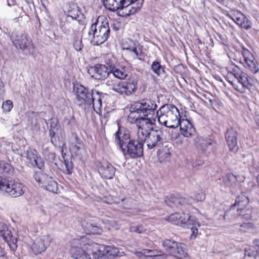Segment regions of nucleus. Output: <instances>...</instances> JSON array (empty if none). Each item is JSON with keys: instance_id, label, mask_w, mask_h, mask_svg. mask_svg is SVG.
I'll list each match as a JSON object with an SVG mask.
<instances>
[{"instance_id": "1", "label": "nucleus", "mask_w": 259, "mask_h": 259, "mask_svg": "<svg viewBox=\"0 0 259 259\" xmlns=\"http://www.w3.org/2000/svg\"><path fill=\"white\" fill-rule=\"evenodd\" d=\"M70 252L75 259H102L104 255H117L118 249L110 246H105L97 244L85 237L81 239H73L70 242Z\"/></svg>"}, {"instance_id": "2", "label": "nucleus", "mask_w": 259, "mask_h": 259, "mask_svg": "<svg viewBox=\"0 0 259 259\" xmlns=\"http://www.w3.org/2000/svg\"><path fill=\"white\" fill-rule=\"evenodd\" d=\"M110 29L107 18L101 16L96 20L90 26L88 32L91 43L98 46L104 43L109 36Z\"/></svg>"}, {"instance_id": "3", "label": "nucleus", "mask_w": 259, "mask_h": 259, "mask_svg": "<svg viewBox=\"0 0 259 259\" xmlns=\"http://www.w3.org/2000/svg\"><path fill=\"white\" fill-rule=\"evenodd\" d=\"M104 0L106 8L111 11L118 10L122 11V16H128L135 14L142 7L144 0Z\"/></svg>"}, {"instance_id": "4", "label": "nucleus", "mask_w": 259, "mask_h": 259, "mask_svg": "<svg viewBox=\"0 0 259 259\" xmlns=\"http://www.w3.org/2000/svg\"><path fill=\"white\" fill-rule=\"evenodd\" d=\"M156 114L160 124L170 128L178 127V120L181 116L179 110L175 106L171 104L163 105Z\"/></svg>"}, {"instance_id": "5", "label": "nucleus", "mask_w": 259, "mask_h": 259, "mask_svg": "<svg viewBox=\"0 0 259 259\" xmlns=\"http://www.w3.org/2000/svg\"><path fill=\"white\" fill-rule=\"evenodd\" d=\"M127 120L131 123L136 124L139 140L143 139L144 136L155 128L154 122L150 117L137 116L134 115V113H130Z\"/></svg>"}, {"instance_id": "6", "label": "nucleus", "mask_w": 259, "mask_h": 259, "mask_svg": "<svg viewBox=\"0 0 259 259\" xmlns=\"http://www.w3.org/2000/svg\"><path fill=\"white\" fill-rule=\"evenodd\" d=\"M157 105L154 101L145 99L141 102L135 103L130 108V113L137 116L149 117L154 114Z\"/></svg>"}, {"instance_id": "7", "label": "nucleus", "mask_w": 259, "mask_h": 259, "mask_svg": "<svg viewBox=\"0 0 259 259\" xmlns=\"http://www.w3.org/2000/svg\"><path fill=\"white\" fill-rule=\"evenodd\" d=\"M163 139V132L159 129L154 128L144 136L143 139H141L140 140L143 143H146L148 148L151 149L160 147Z\"/></svg>"}, {"instance_id": "8", "label": "nucleus", "mask_w": 259, "mask_h": 259, "mask_svg": "<svg viewBox=\"0 0 259 259\" xmlns=\"http://www.w3.org/2000/svg\"><path fill=\"white\" fill-rule=\"evenodd\" d=\"M76 94V103L84 110H89V104L91 102L94 92L90 93L82 85H77L75 88Z\"/></svg>"}, {"instance_id": "9", "label": "nucleus", "mask_w": 259, "mask_h": 259, "mask_svg": "<svg viewBox=\"0 0 259 259\" xmlns=\"http://www.w3.org/2000/svg\"><path fill=\"white\" fill-rule=\"evenodd\" d=\"M34 178L36 182L46 190L54 193H58V184L52 177L39 172L34 174Z\"/></svg>"}, {"instance_id": "10", "label": "nucleus", "mask_w": 259, "mask_h": 259, "mask_svg": "<svg viewBox=\"0 0 259 259\" xmlns=\"http://www.w3.org/2000/svg\"><path fill=\"white\" fill-rule=\"evenodd\" d=\"M122 151L124 155H128L131 158H137L143 156V142L140 140H132L127 143Z\"/></svg>"}, {"instance_id": "11", "label": "nucleus", "mask_w": 259, "mask_h": 259, "mask_svg": "<svg viewBox=\"0 0 259 259\" xmlns=\"http://www.w3.org/2000/svg\"><path fill=\"white\" fill-rule=\"evenodd\" d=\"M228 81L235 90L241 93H245L247 89L250 90L252 87L248 75L244 72H241V74L236 78L229 79Z\"/></svg>"}, {"instance_id": "12", "label": "nucleus", "mask_w": 259, "mask_h": 259, "mask_svg": "<svg viewBox=\"0 0 259 259\" xmlns=\"http://www.w3.org/2000/svg\"><path fill=\"white\" fill-rule=\"evenodd\" d=\"M166 220L174 225L187 228L195 225L196 223L194 219L185 213H183L182 214L179 213H172L167 218Z\"/></svg>"}, {"instance_id": "13", "label": "nucleus", "mask_w": 259, "mask_h": 259, "mask_svg": "<svg viewBox=\"0 0 259 259\" xmlns=\"http://www.w3.org/2000/svg\"><path fill=\"white\" fill-rule=\"evenodd\" d=\"M11 39L15 47L22 50L33 48L31 41L29 40L25 34L20 32L14 31L11 34Z\"/></svg>"}, {"instance_id": "14", "label": "nucleus", "mask_w": 259, "mask_h": 259, "mask_svg": "<svg viewBox=\"0 0 259 259\" xmlns=\"http://www.w3.org/2000/svg\"><path fill=\"white\" fill-rule=\"evenodd\" d=\"M242 55L245 63V67L253 74L259 71V64L252 53L247 49L242 48Z\"/></svg>"}, {"instance_id": "15", "label": "nucleus", "mask_w": 259, "mask_h": 259, "mask_svg": "<svg viewBox=\"0 0 259 259\" xmlns=\"http://www.w3.org/2000/svg\"><path fill=\"white\" fill-rule=\"evenodd\" d=\"M52 240L50 235H44L37 238L31 246L32 250L35 254H38L46 250Z\"/></svg>"}, {"instance_id": "16", "label": "nucleus", "mask_w": 259, "mask_h": 259, "mask_svg": "<svg viewBox=\"0 0 259 259\" xmlns=\"http://www.w3.org/2000/svg\"><path fill=\"white\" fill-rule=\"evenodd\" d=\"M70 152L76 156H81L85 153V150L82 141L76 134H72L68 141Z\"/></svg>"}, {"instance_id": "17", "label": "nucleus", "mask_w": 259, "mask_h": 259, "mask_svg": "<svg viewBox=\"0 0 259 259\" xmlns=\"http://www.w3.org/2000/svg\"><path fill=\"white\" fill-rule=\"evenodd\" d=\"M164 201L169 207L172 208H178L182 210L187 209L189 204L192 202L190 199L183 197H176L174 196L166 198Z\"/></svg>"}, {"instance_id": "18", "label": "nucleus", "mask_w": 259, "mask_h": 259, "mask_svg": "<svg viewBox=\"0 0 259 259\" xmlns=\"http://www.w3.org/2000/svg\"><path fill=\"white\" fill-rule=\"evenodd\" d=\"M7 187L5 192L13 197L22 195L25 191L24 186L14 180H9Z\"/></svg>"}, {"instance_id": "19", "label": "nucleus", "mask_w": 259, "mask_h": 259, "mask_svg": "<svg viewBox=\"0 0 259 259\" xmlns=\"http://www.w3.org/2000/svg\"><path fill=\"white\" fill-rule=\"evenodd\" d=\"M229 17L241 28L248 30L251 27V21L242 13L237 11L229 15Z\"/></svg>"}, {"instance_id": "20", "label": "nucleus", "mask_w": 259, "mask_h": 259, "mask_svg": "<svg viewBox=\"0 0 259 259\" xmlns=\"http://www.w3.org/2000/svg\"><path fill=\"white\" fill-rule=\"evenodd\" d=\"M237 136L238 133L237 131L233 128L228 129L225 135L226 140L229 149L234 152H237L238 149Z\"/></svg>"}, {"instance_id": "21", "label": "nucleus", "mask_w": 259, "mask_h": 259, "mask_svg": "<svg viewBox=\"0 0 259 259\" xmlns=\"http://www.w3.org/2000/svg\"><path fill=\"white\" fill-rule=\"evenodd\" d=\"M26 158L30 164L41 169L44 166V162L41 158L38 155L36 150L29 148L26 152Z\"/></svg>"}, {"instance_id": "22", "label": "nucleus", "mask_w": 259, "mask_h": 259, "mask_svg": "<svg viewBox=\"0 0 259 259\" xmlns=\"http://www.w3.org/2000/svg\"><path fill=\"white\" fill-rule=\"evenodd\" d=\"M180 126L182 135L186 137H190L194 135L195 130L191 122L187 119L182 118L178 120V126Z\"/></svg>"}, {"instance_id": "23", "label": "nucleus", "mask_w": 259, "mask_h": 259, "mask_svg": "<svg viewBox=\"0 0 259 259\" xmlns=\"http://www.w3.org/2000/svg\"><path fill=\"white\" fill-rule=\"evenodd\" d=\"M91 70L94 72L92 77L99 80L106 79L110 73V69L106 65L101 64H97L92 67Z\"/></svg>"}, {"instance_id": "24", "label": "nucleus", "mask_w": 259, "mask_h": 259, "mask_svg": "<svg viewBox=\"0 0 259 259\" xmlns=\"http://www.w3.org/2000/svg\"><path fill=\"white\" fill-rule=\"evenodd\" d=\"M115 168L108 162L103 163L99 168V171L101 176L107 179H112L115 175Z\"/></svg>"}, {"instance_id": "25", "label": "nucleus", "mask_w": 259, "mask_h": 259, "mask_svg": "<svg viewBox=\"0 0 259 259\" xmlns=\"http://www.w3.org/2000/svg\"><path fill=\"white\" fill-rule=\"evenodd\" d=\"M241 211L240 210V208L235 207V206H231L230 208L227 210L224 215V219L226 221L230 222H234L236 220H240L242 219L241 217Z\"/></svg>"}, {"instance_id": "26", "label": "nucleus", "mask_w": 259, "mask_h": 259, "mask_svg": "<svg viewBox=\"0 0 259 259\" xmlns=\"http://www.w3.org/2000/svg\"><path fill=\"white\" fill-rule=\"evenodd\" d=\"M104 94L99 92L96 91L94 93L91 102L89 104V110L93 109L94 110L98 113L102 107V98Z\"/></svg>"}, {"instance_id": "27", "label": "nucleus", "mask_w": 259, "mask_h": 259, "mask_svg": "<svg viewBox=\"0 0 259 259\" xmlns=\"http://www.w3.org/2000/svg\"><path fill=\"white\" fill-rule=\"evenodd\" d=\"M92 220H84L82 222L81 225L84 231L87 234H92L94 235L100 234L102 232V229L95 225L92 222Z\"/></svg>"}, {"instance_id": "28", "label": "nucleus", "mask_w": 259, "mask_h": 259, "mask_svg": "<svg viewBox=\"0 0 259 259\" xmlns=\"http://www.w3.org/2000/svg\"><path fill=\"white\" fill-rule=\"evenodd\" d=\"M123 89L122 96H129L137 90V83L134 79L123 81Z\"/></svg>"}, {"instance_id": "29", "label": "nucleus", "mask_w": 259, "mask_h": 259, "mask_svg": "<svg viewBox=\"0 0 259 259\" xmlns=\"http://www.w3.org/2000/svg\"><path fill=\"white\" fill-rule=\"evenodd\" d=\"M115 138L121 150L126 146L128 142L132 140L130 139V135L127 133L122 134L120 129L116 133Z\"/></svg>"}, {"instance_id": "30", "label": "nucleus", "mask_w": 259, "mask_h": 259, "mask_svg": "<svg viewBox=\"0 0 259 259\" xmlns=\"http://www.w3.org/2000/svg\"><path fill=\"white\" fill-rule=\"evenodd\" d=\"M110 71L115 77L120 79H125L127 75L125 67L117 68L110 66Z\"/></svg>"}, {"instance_id": "31", "label": "nucleus", "mask_w": 259, "mask_h": 259, "mask_svg": "<svg viewBox=\"0 0 259 259\" xmlns=\"http://www.w3.org/2000/svg\"><path fill=\"white\" fill-rule=\"evenodd\" d=\"M177 245H179L178 242L174 240L165 239L163 242V247L169 254H177L178 255L180 254L179 253H178V252H177L174 251V248L175 247H177Z\"/></svg>"}, {"instance_id": "32", "label": "nucleus", "mask_w": 259, "mask_h": 259, "mask_svg": "<svg viewBox=\"0 0 259 259\" xmlns=\"http://www.w3.org/2000/svg\"><path fill=\"white\" fill-rule=\"evenodd\" d=\"M248 202V197L244 194H241L237 197L235 203L232 206H235L236 208H240V210L242 211V209L247 206Z\"/></svg>"}, {"instance_id": "33", "label": "nucleus", "mask_w": 259, "mask_h": 259, "mask_svg": "<svg viewBox=\"0 0 259 259\" xmlns=\"http://www.w3.org/2000/svg\"><path fill=\"white\" fill-rule=\"evenodd\" d=\"M107 86H111L112 90L120 95H122L123 92V81L113 82L108 80L106 83Z\"/></svg>"}, {"instance_id": "34", "label": "nucleus", "mask_w": 259, "mask_h": 259, "mask_svg": "<svg viewBox=\"0 0 259 259\" xmlns=\"http://www.w3.org/2000/svg\"><path fill=\"white\" fill-rule=\"evenodd\" d=\"M153 72L159 76H164L165 72L164 67L161 65L158 61H155L152 62L151 66Z\"/></svg>"}, {"instance_id": "35", "label": "nucleus", "mask_w": 259, "mask_h": 259, "mask_svg": "<svg viewBox=\"0 0 259 259\" xmlns=\"http://www.w3.org/2000/svg\"><path fill=\"white\" fill-rule=\"evenodd\" d=\"M178 245H177V247H175L174 249V251L176 252H178V253H179L180 254L178 255L177 254H171V255L179 258V259H183L187 256V252L186 251L185 249V245L184 244H182L181 243L178 242Z\"/></svg>"}, {"instance_id": "36", "label": "nucleus", "mask_w": 259, "mask_h": 259, "mask_svg": "<svg viewBox=\"0 0 259 259\" xmlns=\"http://www.w3.org/2000/svg\"><path fill=\"white\" fill-rule=\"evenodd\" d=\"M159 158L161 161H167L169 159L171 155L168 145L165 146L164 148L158 152Z\"/></svg>"}, {"instance_id": "37", "label": "nucleus", "mask_w": 259, "mask_h": 259, "mask_svg": "<svg viewBox=\"0 0 259 259\" xmlns=\"http://www.w3.org/2000/svg\"><path fill=\"white\" fill-rule=\"evenodd\" d=\"M11 230L8 226L3 222H0V236L3 237L4 240L10 238Z\"/></svg>"}, {"instance_id": "38", "label": "nucleus", "mask_w": 259, "mask_h": 259, "mask_svg": "<svg viewBox=\"0 0 259 259\" xmlns=\"http://www.w3.org/2000/svg\"><path fill=\"white\" fill-rule=\"evenodd\" d=\"M130 49V52L133 53V58L140 60H144L145 56L142 51L139 49H137L136 46H133Z\"/></svg>"}, {"instance_id": "39", "label": "nucleus", "mask_w": 259, "mask_h": 259, "mask_svg": "<svg viewBox=\"0 0 259 259\" xmlns=\"http://www.w3.org/2000/svg\"><path fill=\"white\" fill-rule=\"evenodd\" d=\"M257 255V252L255 248L253 247H249L245 250L244 259H247V258L249 257L252 259H255Z\"/></svg>"}, {"instance_id": "40", "label": "nucleus", "mask_w": 259, "mask_h": 259, "mask_svg": "<svg viewBox=\"0 0 259 259\" xmlns=\"http://www.w3.org/2000/svg\"><path fill=\"white\" fill-rule=\"evenodd\" d=\"M103 223L105 225V227L108 230L111 228L117 229V224L114 221L106 219L103 221Z\"/></svg>"}, {"instance_id": "41", "label": "nucleus", "mask_w": 259, "mask_h": 259, "mask_svg": "<svg viewBox=\"0 0 259 259\" xmlns=\"http://www.w3.org/2000/svg\"><path fill=\"white\" fill-rule=\"evenodd\" d=\"M13 107V102L11 100H7L3 103L2 108L6 112H9Z\"/></svg>"}, {"instance_id": "42", "label": "nucleus", "mask_w": 259, "mask_h": 259, "mask_svg": "<svg viewBox=\"0 0 259 259\" xmlns=\"http://www.w3.org/2000/svg\"><path fill=\"white\" fill-rule=\"evenodd\" d=\"M235 225L238 226L239 230L240 232H245L251 227V225L249 223H236Z\"/></svg>"}, {"instance_id": "43", "label": "nucleus", "mask_w": 259, "mask_h": 259, "mask_svg": "<svg viewBox=\"0 0 259 259\" xmlns=\"http://www.w3.org/2000/svg\"><path fill=\"white\" fill-rule=\"evenodd\" d=\"M9 180L0 176V190L5 191Z\"/></svg>"}, {"instance_id": "44", "label": "nucleus", "mask_w": 259, "mask_h": 259, "mask_svg": "<svg viewBox=\"0 0 259 259\" xmlns=\"http://www.w3.org/2000/svg\"><path fill=\"white\" fill-rule=\"evenodd\" d=\"M64 166L65 167V170L67 174L72 173L73 166L71 162L65 159Z\"/></svg>"}, {"instance_id": "45", "label": "nucleus", "mask_w": 259, "mask_h": 259, "mask_svg": "<svg viewBox=\"0 0 259 259\" xmlns=\"http://www.w3.org/2000/svg\"><path fill=\"white\" fill-rule=\"evenodd\" d=\"M130 231L131 232H136L138 233H142L144 232V229L142 226H132L130 228Z\"/></svg>"}, {"instance_id": "46", "label": "nucleus", "mask_w": 259, "mask_h": 259, "mask_svg": "<svg viewBox=\"0 0 259 259\" xmlns=\"http://www.w3.org/2000/svg\"><path fill=\"white\" fill-rule=\"evenodd\" d=\"M73 47L76 51H80L82 48L81 40L78 39L74 40L73 42Z\"/></svg>"}, {"instance_id": "47", "label": "nucleus", "mask_w": 259, "mask_h": 259, "mask_svg": "<svg viewBox=\"0 0 259 259\" xmlns=\"http://www.w3.org/2000/svg\"><path fill=\"white\" fill-rule=\"evenodd\" d=\"M128 42V44H127V42L123 43L122 46V47L123 50H127L130 52V49L128 48H131L133 46H135L136 45L133 41H132L131 40H129Z\"/></svg>"}, {"instance_id": "48", "label": "nucleus", "mask_w": 259, "mask_h": 259, "mask_svg": "<svg viewBox=\"0 0 259 259\" xmlns=\"http://www.w3.org/2000/svg\"><path fill=\"white\" fill-rule=\"evenodd\" d=\"M241 72L239 68L237 66L234 67L232 69V73H231V75H233L234 78L233 79H235L237 77L238 75H239L241 74ZM232 78H230V79H232Z\"/></svg>"}, {"instance_id": "49", "label": "nucleus", "mask_w": 259, "mask_h": 259, "mask_svg": "<svg viewBox=\"0 0 259 259\" xmlns=\"http://www.w3.org/2000/svg\"><path fill=\"white\" fill-rule=\"evenodd\" d=\"M236 181V178L234 175L232 174H229L226 175V183H229L231 182L235 183Z\"/></svg>"}, {"instance_id": "50", "label": "nucleus", "mask_w": 259, "mask_h": 259, "mask_svg": "<svg viewBox=\"0 0 259 259\" xmlns=\"http://www.w3.org/2000/svg\"><path fill=\"white\" fill-rule=\"evenodd\" d=\"M196 225H197L198 226H200V225L197 221H196V223L195 225H193L192 226H191L190 228L191 229L192 232V235H196L198 233V229L196 227Z\"/></svg>"}, {"instance_id": "51", "label": "nucleus", "mask_w": 259, "mask_h": 259, "mask_svg": "<svg viewBox=\"0 0 259 259\" xmlns=\"http://www.w3.org/2000/svg\"><path fill=\"white\" fill-rule=\"evenodd\" d=\"M10 238H9L8 240H5V241L8 242H10V243L12 242V243H15V244H17V238L13 236L11 233V235H10Z\"/></svg>"}, {"instance_id": "52", "label": "nucleus", "mask_w": 259, "mask_h": 259, "mask_svg": "<svg viewBox=\"0 0 259 259\" xmlns=\"http://www.w3.org/2000/svg\"><path fill=\"white\" fill-rule=\"evenodd\" d=\"M5 94L4 84L3 81H0V98H2Z\"/></svg>"}, {"instance_id": "53", "label": "nucleus", "mask_w": 259, "mask_h": 259, "mask_svg": "<svg viewBox=\"0 0 259 259\" xmlns=\"http://www.w3.org/2000/svg\"><path fill=\"white\" fill-rule=\"evenodd\" d=\"M8 244L10 246V249L13 251H15L17 248V244H15V243H10V242H8Z\"/></svg>"}, {"instance_id": "54", "label": "nucleus", "mask_w": 259, "mask_h": 259, "mask_svg": "<svg viewBox=\"0 0 259 259\" xmlns=\"http://www.w3.org/2000/svg\"><path fill=\"white\" fill-rule=\"evenodd\" d=\"M5 254V251L3 248L0 246V256H4Z\"/></svg>"}, {"instance_id": "55", "label": "nucleus", "mask_w": 259, "mask_h": 259, "mask_svg": "<svg viewBox=\"0 0 259 259\" xmlns=\"http://www.w3.org/2000/svg\"><path fill=\"white\" fill-rule=\"evenodd\" d=\"M254 244L255 246H257L258 247H259V239H256L255 240H254Z\"/></svg>"}, {"instance_id": "56", "label": "nucleus", "mask_w": 259, "mask_h": 259, "mask_svg": "<svg viewBox=\"0 0 259 259\" xmlns=\"http://www.w3.org/2000/svg\"><path fill=\"white\" fill-rule=\"evenodd\" d=\"M55 132L52 130H51L50 131V136L51 137V138H53L55 136Z\"/></svg>"}, {"instance_id": "57", "label": "nucleus", "mask_w": 259, "mask_h": 259, "mask_svg": "<svg viewBox=\"0 0 259 259\" xmlns=\"http://www.w3.org/2000/svg\"><path fill=\"white\" fill-rule=\"evenodd\" d=\"M256 123L259 127V118L256 119Z\"/></svg>"}, {"instance_id": "58", "label": "nucleus", "mask_w": 259, "mask_h": 259, "mask_svg": "<svg viewBox=\"0 0 259 259\" xmlns=\"http://www.w3.org/2000/svg\"><path fill=\"white\" fill-rule=\"evenodd\" d=\"M8 5L9 6H11V5L9 4V2H8Z\"/></svg>"}, {"instance_id": "59", "label": "nucleus", "mask_w": 259, "mask_h": 259, "mask_svg": "<svg viewBox=\"0 0 259 259\" xmlns=\"http://www.w3.org/2000/svg\"><path fill=\"white\" fill-rule=\"evenodd\" d=\"M70 17H71V18H75V17H73L72 16H70Z\"/></svg>"}, {"instance_id": "60", "label": "nucleus", "mask_w": 259, "mask_h": 259, "mask_svg": "<svg viewBox=\"0 0 259 259\" xmlns=\"http://www.w3.org/2000/svg\"><path fill=\"white\" fill-rule=\"evenodd\" d=\"M230 185H231V186H233V184H232V183H231V184H230Z\"/></svg>"}, {"instance_id": "61", "label": "nucleus", "mask_w": 259, "mask_h": 259, "mask_svg": "<svg viewBox=\"0 0 259 259\" xmlns=\"http://www.w3.org/2000/svg\"><path fill=\"white\" fill-rule=\"evenodd\" d=\"M217 1H218V2H220L221 1V0H217Z\"/></svg>"}, {"instance_id": "62", "label": "nucleus", "mask_w": 259, "mask_h": 259, "mask_svg": "<svg viewBox=\"0 0 259 259\" xmlns=\"http://www.w3.org/2000/svg\"><path fill=\"white\" fill-rule=\"evenodd\" d=\"M0 81H2V80H0Z\"/></svg>"}]
</instances>
